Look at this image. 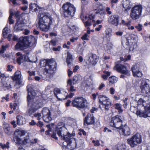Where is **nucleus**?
Masks as SVG:
<instances>
[{
  "mask_svg": "<svg viewBox=\"0 0 150 150\" xmlns=\"http://www.w3.org/2000/svg\"><path fill=\"white\" fill-rule=\"evenodd\" d=\"M142 26L140 24H138V25L135 26V28L137 29V30L139 31H140L142 30Z\"/></svg>",
  "mask_w": 150,
  "mask_h": 150,
  "instance_id": "nucleus-47",
  "label": "nucleus"
},
{
  "mask_svg": "<svg viewBox=\"0 0 150 150\" xmlns=\"http://www.w3.org/2000/svg\"><path fill=\"white\" fill-rule=\"evenodd\" d=\"M87 104L86 100L81 96L76 97L71 101L72 106L79 110L87 108Z\"/></svg>",
  "mask_w": 150,
  "mask_h": 150,
  "instance_id": "nucleus-6",
  "label": "nucleus"
},
{
  "mask_svg": "<svg viewBox=\"0 0 150 150\" xmlns=\"http://www.w3.org/2000/svg\"><path fill=\"white\" fill-rule=\"evenodd\" d=\"M14 17L16 18V22L15 24L16 26L18 28L20 25H23L24 24L23 20H20L21 16L19 11H15L14 13Z\"/></svg>",
  "mask_w": 150,
  "mask_h": 150,
  "instance_id": "nucleus-21",
  "label": "nucleus"
},
{
  "mask_svg": "<svg viewBox=\"0 0 150 150\" xmlns=\"http://www.w3.org/2000/svg\"><path fill=\"white\" fill-rule=\"evenodd\" d=\"M71 103V101L69 100H68L67 102L65 103V105L67 107H68L70 105V104Z\"/></svg>",
  "mask_w": 150,
  "mask_h": 150,
  "instance_id": "nucleus-64",
  "label": "nucleus"
},
{
  "mask_svg": "<svg viewBox=\"0 0 150 150\" xmlns=\"http://www.w3.org/2000/svg\"><path fill=\"white\" fill-rule=\"evenodd\" d=\"M115 92V90L113 87H111L110 88V92L111 94L113 95L114 93Z\"/></svg>",
  "mask_w": 150,
  "mask_h": 150,
  "instance_id": "nucleus-59",
  "label": "nucleus"
},
{
  "mask_svg": "<svg viewBox=\"0 0 150 150\" xmlns=\"http://www.w3.org/2000/svg\"><path fill=\"white\" fill-rule=\"evenodd\" d=\"M50 43L52 45L55 46L56 45L57 41L54 40H52L50 41Z\"/></svg>",
  "mask_w": 150,
  "mask_h": 150,
  "instance_id": "nucleus-54",
  "label": "nucleus"
},
{
  "mask_svg": "<svg viewBox=\"0 0 150 150\" xmlns=\"http://www.w3.org/2000/svg\"><path fill=\"white\" fill-rule=\"evenodd\" d=\"M98 98L100 104L102 105V108H104L105 111H108L112 105L111 102L109 100V98L105 96L102 95H99Z\"/></svg>",
  "mask_w": 150,
  "mask_h": 150,
  "instance_id": "nucleus-8",
  "label": "nucleus"
},
{
  "mask_svg": "<svg viewBox=\"0 0 150 150\" xmlns=\"http://www.w3.org/2000/svg\"><path fill=\"white\" fill-rule=\"evenodd\" d=\"M27 91L28 93L27 96V101L28 105H29L30 103L31 100H33V102H34L37 98H42L41 96H36V92L34 90H32L30 91L29 89H27Z\"/></svg>",
  "mask_w": 150,
  "mask_h": 150,
  "instance_id": "nucleus-14",
  "label": "nucleus"
},
{
  "mask_svg": "<svg viewBox=\"0 0 150 150\" xmlns=\"http://www.w3.org/2000/svg\"><path fill=\"white\" fill-rule=\"evenodd\" d=\"M57 63L55 61L52 59H47L45 70L47 73H48L49 71L55 72L57 70Z\"/></svg>",
  "mask_w": 150,
  "mask_h": 150,
  "instance_id": "nucleus-11",
  "label": "nucleus"
},
{
  "mask_svg": "<svg viewBox=\"0 0 150 150\" xmlns=\"http://www.w3.org/2000/svg\"><path fill=\"white\" fill-rule=\"evenodd\" d=\"M61 48V47L60 46H58L57 47H53L52 50L54 51H57L60 50Z\"/></svg>",
  "mask_w": 150,
  "mask_h": 150,
  "instance_id": "nucleus-56",
  "label": "nucleus"
},
{
  "mask_svg": "<svg viewBox=\"0 0 150 150\" xmlns=\"http://www.w3.org/2000/svg\"><path fill=\"white\" fill-rule=\"evenodd\" d=\"M144 100L142 98H140L138 101L137 103L138 105H141L143 104Z\"/></svg>",
  "mask_w": 150,
  "mask_h": 150,
  "instance_id": "nucleus-53",
  "label": "nucleus"
},
{
  "mask_svg": "<svg viewBox=\"0 0 150 150\" xmlns=\"http://www.w3.org/2000/svg\"><path fill=\"white\" fill-rule=\"evenodd\" d=\"M47 13L40 14L38 24L40 30L44 32L48 31L52 24V18L51 15H47Z\"/></svg>",
  "mask_w": 150,
  "mask_h": 150,
  "instance_id": "nucleus-3",
  "label": "nucleus"
},
{
  "mask_svg": "<svg viewBox=\"0 0 150 150\" xmlns=\"http://www.w3.org/2000/svg\"><path fill=\"white\" fill-rule=\"evenodd\" d=\"M8 30L7 29H6L5 28H4L3 29L2 31V35L3 37L4 38H7V35L8 33Z\"/></svg>",
  "mask_w": 150,
  "mask_h": 150,
  "instance_id": "nucleus-38",
  "label": "nucleus"
},
{
  "mask_svg": "<svg viewBox=\"0 0 150 150\" xmlns=\"http://www.w3.org/2000/svg\"><path fill=\"white\" fill-rule=\"evenodd\" d=\"M123 121L121 116L116 115L111 118L110 122V125L117 129H122V135L126 136L130 135L131 130L128 126L125 125L124 126Z\"/></svg>",
  "mask_w": 150,
  "mask_h": 150,
  "instance_id": "nucleus-2",
  "label": "nucleus"
},
{
  "mask_svg": "<svg viewBox=\"0 0 150 150\" xmlns=\"http://www.w3.org/2000/svg\"><path fill=\"white\" fill-rule=\"evenodd\" d=\"M96 15L93 13H90L88 16H85V19L87 21L83 22L85 27L91 26L92 25V23H95V21L94 19L95 18Z\"/></svg>",
  "mask_w": 150,
  "mask_h": 150,
  "instance_id": "nucleus-15",
  "label": "nucleus"
},
{
  "mask_svg": "<svg viewBox=\"0 0 150 150\" xmlns=\"http://www.w3.org/2000/svg\"><path fill=\"white\" fill-rule=\"evenodd\" d=\"M64 122H67L69 121L72 120V118L69 117H64Z\"/></svg>",
  "mask_w": 150,
  "mask_h": 150,
  "instance_id": "nucleus-46",
  "label": "nucleus"
},
{
  "mask_svg": "<svg viewBox=\"0 0 150 150\" xmlns=\"http://www.w3.org/2000/svg\"><path fill=\"white\" fill-rule=\"evenodd\" d=\"M118 0H111L110 2L111 3V6L112 7L114 6L113 4H116L118 2Z\"/></svg>",
  "mask_w": 150,
  "mask_h": 150,
  "instance_id": "nucleus-52",
  "label": "nucleus"
},
{
  "mask_svg": "<svg viewBox=\"0 0 150 150\" xmlns=\"http://www.w3.org/2000/svg\"><path fill=\"white\" fill-rule=\"evenodd\" d=\"M52 132V134L51 133L50 136L52 138L56 140H57L58 138L56 137V132L55 131H53Z\"/></svg>",
  "mask_w": 150,
  "mask_h": 150,
  "instance_id": "nucleus-45",
  "label": "nucleus"
},
{
  "mask_svg": "<svg viewBox=\"0 0 150 150\" xmlns=\"http://www.w3.org/2000/svg\"><path fill=\"white\" fill-rule=\"evenodd\" d=\"M1 85L2 87L5 90L11 88L10 82L8 81L2 82Z\"/></svg>",
  "mask_w": 150,
  "mask_h": 150,
  "instance_id": "nucleus-26",
  "label": "nucleus"
},
{
  "mask_svg": "<svg viewBox=\"0 0 150 150\" xmlns=\"http://www.w3.org/2000/svg\"><path fill=\"white\" fill-rule=\"evenodd\" d=\"M88 35L86 33H85L81 37V39L83 40H88Z\"/></svg>",
  "mask_w": 150,
  "mask_h": 150,
  "instance_id": "nucleus-44",
  "label": "nucleus"
},
{
  "mask_svg": "<svg viewBox=\"0 0 150 150\" xmlns=\"http://www.w3.org/2000/svg\"><path fill=\"white\" fill-rule=\"evenodd\" d=\"M132 4L131 2L128 0H125L123 1L122 4V6L125 9V10L127 11L129 10L131 8Z\"/></svg>",
  "mask_w": 150,
  "mask_h": 150,
  "instance_id": "nucleus-24",
  "label": "nucleus"
},
{
  "mask_svg": "<svg viewBox=\"0 0 150 150\" xmlns=\"http://www.w3.org/2000/svg\"><path fill=\"white\" fill-rule=\"evenodd\" d=\"M12 40L17 41L14 47L16 50H23L29 47H35L37 41V39L35 37L32 35L23 36L18 38L16 35H14Z\"/></svg>",
  "mask_w": 150,
  "mask_h": 150,
  "instance_id": "nucleus-1",
  "label": "nucleus"
},
{
  "mask_svg": "<svg viewBox=\"0 0 150 150\" xmlns=\"http://www.w3.org/2000/svg\"><path fill=\"white\" fill-rule=\"evenodd\" d=\"M25 134V132L24 130L18 129L16 130L13 135V140L16 144L19 145H23L29 143L30 140L29 137L28 138H25L22 141L21 137Z\"/></svg>",
  "mask_w": 150,
  "mask_h": 150,
  "instance_id": "nucleus-5",
  "label": "nucleus"
},
{
  "mask_svg": "<svg viewBox=\"0 0 150 150\" xmlns=\"http://www.w3.org/2000/svg\"><path fill=\"white\" fill-rule=\"evenodd\" d=\"M142 8L141 5H136L133 7L131 10L130 17L133 20H136L141 16Z\"/></svg>",
  "mask_w": 150,
  "mask_h": 150,
  "instance_id": "nucleus-9",
  "label": "nucleus"
},
{
  "mask_svg": "<svg viewBox=\"0 0 150 150\" xmlns=\"http://www.w3.org/2000/svg\"><path fill=\"white\" fill-rule=\"evenodd\" d=\"M141 93L142 95L146 97L150 93V88L149 84L145 81L141 82L140 86Z\"/></svg>",
  "mask_w": 150,
  "mask_h": 150,
  "instance_id": "nucleus-13",
  "label": "nucleus"
},
{
  "mask_svg": "<svg viewBox=\"0 0 150 150\" xmlns=\"http://www.w3.org/2000/svg\"><path fill=\"white\" fill-rule=\"evenodd\" d=\"M92 142L94 144L95 146H99L100 144L99 142V141L98 140L95 141L94 140H92Z\"/></svg>",
  "mask_w": 150,
  "mask_h": 150,
  "instance_id": "nucleus-48",
  "label": "nucleus"
},
{
  "mask_svg": "<svg viewBox=\"0 0 150 150\" xmlns=\"http://www.w3.org/2000/svg\"><path fill=\"white\" fill-rule=\"evenodd\" d=\"M51 114L47 115L42 116V118L44 121L46 123L49 122L52 120L51 116Z\"/></svg>",
  "mask_w": 150,
  "mask_h": 150,
  "instance_id": "nucleus-36",
  "label": "nucleus"
},
{
  "mask_svg": "<svg viewBox=\"0 0 150 150\" xmlns=\"http://www.w3.org/2000/svg\"><path fill=\"white\" fill-rule=\"evenodd\" d=\"M114 69L118 72L125 75L129 76V71L127 67L123 64H117L114 67Z\"/></svg>",
  "mask_w": 150,
  "mask_h": 150,
  "instance_id": "nucleus-12",
  "label": "nucleus"
},
{
  "mask_svg": "<svg viewBox=\"0 0 150 150\" xmlns=\"http://www.w3.org/2000/svg\"><path fill=\"white\" fill-rule=\"evenodd\" d=\"M3 128L4 132L8 136L11 135L13 132L12 128L11 127L10 125L7 124L4 125Z\"/></svg>",
  "mask_w": 150,
  "mask_h": 150,
  "instance_id": "nucleus-23",
  "label": "nucleus"
},
{
  "mask_svg": "<svg viewBox=\"0 0 150 150\" xmlns=\"http://www.w3.org/2000/svg\"><path fill=\"white\" fill-rule=\"evenodd\" d=\"M7 70L8 71H11L12 70V69L13 68V66H11L8 65L7 67Z\"/></svg>",
  "mask_w": 150,
  "mask_h": 150,
  "instance_id": "nucleus-55",
  "label": "nucleus"
},
{
  "mask_svg": "<svg viewBox=\"0 0 150 150\" xmlns=\"http://www.w3.org/2000/svg\"><path fill=\"white\" fill-rule=\"evenodd\" d=\"M97 56L96 54H92L88 59V61L92 65H95L98 61Z\"/></svg>",
  "mask_w": 150,
  "mask_h": 150,
  "instance_id": "nucleus-25",
  "label": "nucleus"
},
{
  "mask_svg": "<svg viewBox=\"0 0 150 150\" xmlns=\"http://www.w3.org/2000/svg\"><path fill=\"white\" fill-rule=\"evenodd\" d=\"M117 80L118 78L114 76H110L108 79L109 84H115L117 82Z\"/></svg>",
  "mask_w": 150,
  "mask_h": 150,
  "instance_id": "nucleus-32",
  "label": "nucleus"
},
{
  "mask_svg": "<svg viewBox=\"0 0 150 150\" xmlns=\"http://www.w3.org/2000/svg\"><path fill=\"white\" fill-rule=\"evenodd\" d=\"M144 111L146 112V113H147L148 115V114L150 113V105L149 106H144Z\"/></svg>",
  "mask_w": 150,
  "mask_h": 150,
  "instance_id": "nucleus-42",
  "label": "nucleus"
},
{
  "mask_svg": "<svg viewBox=\"0 0 150 150\" xmlns=\"http://www.w3.org/2000/svg\"><path fill=\"white\" fill-rule=\"evenodd\" d=\"M127 143L132 148L134 147L142 142L141 135L137 133L133 135L131 137L127 139Z\"/></svg>",
  "mask_w": 150,
  "mask_h": 150,
  "instance_id": "nucleus-10",
  "label": "nucleus"
},
{
  "mask_svg": "<svg viewBox=\"0 0 150 150\" xmlns=\"http://www.w3.org/2000/svg\"><path fill=\"white\" fill-rule=\"evenodd\" d=\"M135 43L133 44V43H132L129 46V48L130 51H132L135 49V46H136Z\"/></svg>",
  "mask_w": 150,
  "mask_h": 150,
  "instance_id": "nucleus-43",
  "label": "nucleus"
},
{
  "mask_svg": "<svg viewBox=\"0 0 150 150\" xmlns=\"http://www.w3.org/2000/svg\"><path fill=\"white\" fill-rule=\"evenodd\" d=\"M132 75L134 77H141L143 74L139 67L137 65H133L131 68Z\"/></svg>",
  "mask_w": 150,
  "mask_h": 150,
  "instance_id": "nucleus-16",
  "label": "nucleus"
},
{
  "mask_svg": "<svg viewBox=\"0 0 150 150\" xmlns=\"http://www.w3.org/2000/svg\"><path fill=\"white\" fill-rule=\"evenodd\" d=\"M41 112L42 114V116L51 114V112L50 110L47 108H44L42 110Z\"/></svg>",
  "mask_w": 150,
  "mask_h": 150,
  "instance_id": "nucleus-37",
  "label": "nucleus"
},
{
  "mask_svg": "<svg viewBox=\"0 0 150 150\" xmlns=\"http://www.w3.org/2000/svg\"><path fill=\"white\" fill-rule=\"evenodd\" d=\"M11 78L13 81L15 82V85L20 86L22 82L21 74L20 71H16Z\"/></svg>",
  "mask_w": 150,
  "mask_h": 150,
  "instance_id": "nucleus-19",
  "label": "nucleus"
},
{
  "mask_svg": "<svg viewBox=\"0 0 150 150\" xmlns=\"http://www.w3.org/2000/svg\"><path fill=\"white\" fill-rule=\"evenodd\" d=\"M114 107L116 110H117L119 113H121L123 112V110L122 108L121 105L119 103H116L114 104Z\"/></svg>",
  "mask_w": 150,
  "mask_h": 150,
  "instance_id": "nucleus-33",
  "label": "nucleus"
},
{
  "mask_svg": "<svg viewBox=\"0 0 150 150\" xmlns=\"http://www.w3.org/2000/svg\"><path fill=\"white\" fill-rule=\"evenodd\" d=\"M16 55L18 57L16 59V62L19 65H21L22 63V60L23 59V54L20 52H18L16 54Z\"/></svg>",
  "mask_w": 150,
  "mask_h": 150,
  "instance_id": "nucleus-31",
  "label": "nucleus"
},
{
  "mask_svg": "<svg viewBox=\"0 0 150 150\" xmlns=\"http://www.w3.org/2000/svg\"><path fill=\"white\" fill-rule=\"evenodd\" d=\"M78 39V37H73L71 38L70 39V41L72 42H74L75 41L77 40Z\"/></svg>",
  "mask_w": 150,
  "mask_h": 150,
  "instance_id": "nucleus-51",
  "label": "nucleus"
},
{
  "mask_svg": "<svg viewBox=\"0 0 150 150\" xmlns=\"http://www.w3.org/2000/svg\"><path fill=\"white\" fill-rule=\"evenodd\" d=\"M73 58L72 55L69 53L68 52L66 59V62L68 65L71 64Z\"/></svg>",
  "mask_w": 150,
  "mask_h": 150,
  "instance_id": "nucleus-34",
  "label": "nucleus"
},
{
  "mask_svg": "<svg viewBox=\"0 0 150 150\" xmlns=\"http://www.w3.org/2000/svg\"><path fill=\"white\" fill-rule=\"evenodd\" d=\"M136 114L138 116H139L140 117L145 118L148 116L146 112L140 110H137L136 111Z\"/></svg>",
  "mask_w": 150,
  "mask_h": 150,
  "instance_id": "nucleus-27",
  "label": "nucleus"
},
{
  "mask_svg": "<svg viewBox=\"0 0 150 150\" xmlns=\"http://www.w3.org/2000/svg\"><path fill=\"white\" fill-rule=\"evenodd\" d=\"M102 27V25H99L98 27L96 28H95V30L96 31H99L100 30V29Z\"/></svg>",
  "mask_w": 150,
  "mask_h": 150,
  "instance_id": "nucleus-63",
  "label": "nucleus"
},
{
  "mask_svg": "<svg viewBox=\"0 0 150 150\" xmlns=\"http://www.w3.org/2000/svg\"><path fill=\"white\" fill-rule=\"evenodd\" d=\"M117 150H125V148H123L122 146L120 145L117 147Z\"/></svg>",
  "mask_w": 150,
  "mask_h": 150,
  "instance_id": "nucleus-61",
  "label": "nucleus"
},
{
  "mask_svg": "<svg viewBox=\"0 0 150 150\" xmlns=\"http://www.w3.org/2000/svg\"><path fill=\"white\" fill-rule=\"evenodd\" d=\"M67 85H69L70 86L69 91L70 92H72L75 91L76 90L74 88V86L72 84V80L71 79H69L68 80L67 82Z\"/></svg>",
  "mask_w": 150,
  "mask_h": 150,
  "instance_id": "nucleus-35",
  "label": "nucleus"
},
{
  "mask_svg": "<svg viewBox=\"0 0 150 150\" xmlns=\"http://www.w3.org/2000/svg\"><path fill=\"white\" fill-rule=\"evenodd\" d=\"M36 125L38 127H39L41 128L43 126V123L40 121H38V122L36 124Z\"/></svg>",
  "mask_w": 150,
  "mask_h": 150,
  "instance_id": "nucleus-49",
  "label": "nucleus"
},
{
  "mask_svg": "<svg viewBox=\"0 0 150 150\" xmlns=\"http://www.w3.org/2000/svg\"><path fill=\"white\" fill-rule=\"evenodd\" d=\"M36 123L34 120H32L31 122L29 123V124L30 125L34 126L36 125Z\"/></svg>",
  "mask_w": 150,
  "mask_h": 150,
  "instance_id": "nucleus-62",
  "label": "nucleus"
},
{
  "mask_svg": "<svg viewBox=\"0 0 150 150\" xmlns=\"http://www.w3.org/2000/svg\"><path fill=\"white\" fill-rule=\"evenodd\" d=\"M119 16L117 15H111L108 19V21L112 25L117 26L119 23Z\"/></svg>",
  "mask_w": 150,
  "mask_h": 150,
  "instance_id": "nucleus-20",
  "label": "nucleus"
},
{
  "mask_svg": "<svg viewBox=\"0 0 150 150\" xmlns=\"http://www.w3.org/2000/svg\"><path fill=\"white\" fill-rule=\"evenodd\" d=\"M47 127H50V125H47ZM52 130L51 128L49 127V129L48 130H47L45 131V134L46 135H49L50 136V135L51 134V133H50V132H52Z\"/></svg>",
  "mask_w": 150,
  "mask_h": 150,
  "instance_id": "nucleus-40",
  "label": "nucleus"
},
{
  "mask_svg": "<svg viewBox=\"0 0 150 150\" xmlns=\"http://www.w3.org/2000/svg\"><path fill=\"white\" fill-rule=\"evenodd\" d=\"M74 95V93L71 92L69 93V94H68L64 98H58V97L57 95V94L56 93H54L55 96L59 100H64L67 99L68 98H71Z\"/></svg>",
  "mask_w": 150,
  "mask_h": 150,
  "instance_id": "nucleus-29",
  "label": "nucleus"
},
{
  "mask_svg": "<svg viewBox=\"0 0 150 150\" xmlns=\"http://www.w3.org/2000/svg\"><path fill=\"white\" fill-rule=\"evenodd\" d=\"M84 125H92L95 123V118L92 114L88 113L83 120Z\"/></svg>",
  "mask_w": 150,
  "mask_h": 150,
  "instance_id": "nucleus-17",
  "label": "nucleus"
},
{
  "mask_svg": "<svg viewBox=\"0 0 150 150\" xmlns=\"http://www.w3.org/2000/svg\"><path fill=\"white\" fill-rule=\"evenodd\" d=\"M82 79L81 76L77 74L74 76L72 79V82L73 84L77 83H78L79 81H81Z\"/></svg>",
  "mask_w": 150,
  "mask_h": 150,
  "instance_id": "nucleus-30",
  "label": "nucleus"
},
{
  "mask_svg": "<svg viewBox=\"0 0 150 150\" xmlns=\"http://www.w3.org/2000/svg\"><path fill=\"white\" fill-rule=\"evenodd\" d=\"M11 125H13V128H16L17 127V125L16 124L15 121L13 120L11 122Z\"/></svg>",
  "mask_w": 150,
  "mask_h": 150,
  "instance_id": "nucleus-60",
  "label": "nucleus"
},
{
  "mask_svg": "<svg viewBox=\"0 0 150 150\" xmlns=\"http://www.w3.org/2000/svg\"><path fill=\"white\" fill-rule=\"evenodd\" d=\"M44 101V99L43 98H37L35 101L32 102L31 105V108L28 110V113L29 115L31 116L38 109L42 107Z\"/></svg>",
  "mask_w": 150,
  "mask_h": 150,
  "instance_id": "nucleus-7",
  "label": "nucleus"
},
{
  "mask_svg": "<svg viewBox=\"0 0 150 150\" xmlns=\"http://www.w3.org/2000/svg\"><path fill=\"white\" fill-rule=\"evenodd\" d=\"M28 73L29 74V75L30 76H35V71H28Z\"/></svg>",
  "mask_w": 150,
  "mask_h": 150,
  "instance_id": "nucleus-57",
  "label": "nucleus"
},
{
  "mask_svg": "<svg viewBox=\"0 0 150 150\" xmlns=\"http://www.w3.org/2000/svg\"><path fill=\"white\" fill-rule=\"evenodd\" d=\"M9 142H7L6 144H1L0 145L1 146V148L3 149H4L5 148H7L8 149L9 147Z\"/></svg>",
  "mask_w": 150,
  "mask_h": 150,
  "instance_id": "nucleus-41",
  "label": "nucleus"
},
{
  "mask_svg": "<svg viewBox=\"0 0 150 150\" xmlns=\"http://www.w3.org/2000/svg\"><path fill=\"white\" fill-rule=\"evenodd\" d=\"M79 132H78V134L79 135L81 136L82 135V133L84 136H85L86 135V133L84 129H79Z\"/></svg>",
  "mask_w": 150,
  "mask_h": 150,
  "instance_id": "nucleus-39",
  "label": "nucleus"
},
{
  "mask_svg": "<svg viewBox=\"0 0 150 150\" xmlns=\"http://www.w3.org/2000/svg\"><path fill=\"white\" fill-rule=\"evenodd\" d=\"M71 136H69V138L68 137V139H67L68 141L69 140V142L70 143H68V142L67 141H65L67 143V145L68 146L69 145L71 146V149L72 150H74V149L77 148H78V147L77 146V141L76 139L74 138H71Z\"/></svg>",
  "mask_w": 150,
  "mask_h": 150,
  "instance_id": "nucleus-22",
  "label": "nucleus"
},
{
  "mask_svg": "<svg viewBox=\"0 0 150 150\" xmlns=\"http://www.w3.org/2000/svg\"><path fill=\"white\" fill-rule=\"evenodd\" d=\"M62 127H60L59 128H56L55 131L57 133L58 136L61 137L62 140H64L65 141H67V142H68V143L69 144V143H70L69 142H70V141H69V140L68 141L67 139H68V137L69 138V136H70L71 134L69 132H68L66 135H63L62 136Z\"/></svg>",
  "mask_w": 150,
  "mask_h": 150,
  "instance_id": "nucleus-18",
  "label": "nucleus"
},
{
  "mask_svg": "<svg viewBox=\"0 0 150 150\" xmlns=\"http://www.w3.org/2000/svg\"><path fill=\"white\" fill-rule=\"evenodd\" d=\"M110 8L109 7H107L105 8L106 11L108 15H110L112 13L111 11H110Z\"/></svg>",
  "mask_w": 150,
  "mask_h": 150,
  "instance_id": "nucleus-58",
  "label": "nucleus"
},
{
  "mask_svg": "<svg viewBox=\"0 0 150 150\" xmlns=\"http://www.w3.org/2000/svg\"><path fill=\"white\" fill-rule=\"evenodd\" d=\"M17 124L19 126L22 125L23 124L24 118L21 116L18 115L17 116Z\"/></svg>",
  "mask_w": 150,
  "mask_h": 150,
  "instance_id": "nucleus-28",
  "label": "nucleus"
},
{
  "mask_svg": "<svg viewBox=\"0 0 150 150\" xmlns=\"http://www.w3.org/2000/svg\"><path fill=\"white\" fill-rule=\"evenodd\" d=\"M98 110V108H96L95 107H93L90 110V112L92 114L94 113L95 111H97Z\"/></svg>",
  "mask_w": 150,
  "mask_h": 150,
  "instance_id": "nucleus-50",
  "label": "nucleus"
},
{
  "mask_svg": "<svg viewBox=\"0 0 150 150\" xmlns=\"http://www.w3.org/2000/svg\"><path fill=\"white\" fill-rule=\"evenodd\" d=\"M76 11V8L74 5L69 2L64 3L60 9L61 16L65 18L73 17Z\"/></svg>",
  "mask_w": 150,
  "mask_h": 150,
  "instance_id": "nucleus-4",
  "label": "nucleus"
}]
</instances>
